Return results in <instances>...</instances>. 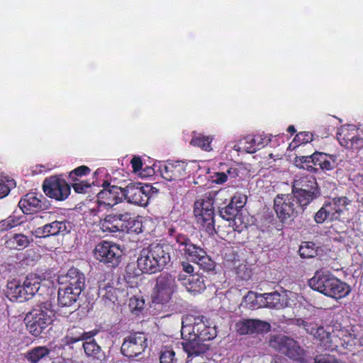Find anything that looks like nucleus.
Returning a JSON list of instances; mask_svg holds the SVG:
<instances>
[{"instance_id":"473e14b6","label":"nucleus","mask_w":363,"mask_h":363,"mask_svg":"<svg viewBox=\"0 0 363 363\" xmlns=\"http://www.w3.org/2000/svg\"><path fill=\"white\" fill-rule=\"evenodd\" d=\"M51 350L46 346H38L30 350L26 355L31 363H38L49 357Z\"/></svg>"},{"instance_id":"79ce46f5","label":"nucleus","mask_w":363,"mask_h":363,"mask_svg":"<svg viewBox=\"0 0 363 363\" xmlns=\"http://www.w3.org/2000/svg\"><path fill=\"white\" fill-rule=\"evenodd\" d=\"M313 135L310 132H301L298 133L294 138L293 142L289 145V147L295 148L301 144H306L313 141Z\"/></svg>"},{"instance_id":"2eb2a0df","label":"nucleus","mask_w":363,"mask_h":363,"mask_svg":"<svg viewBox=\"0 0 363 363\" xmlns=\"http://www.w3.org/2000/svg\"><path fill=\"white\" fill-rule=\"evenodd\" d=\"M152 186L141 183H130L123 190V199L128 203L145 206L147 204Z\"/></svg>"},{"instance_id":"4c0bfd02","label":"nucleus","mask_w":363,"mask_h":363,"mask_svg":"<svg viewBox=\"0 0 363 363\" xmlns=\"http://www.w3.org/2000/svg\"><path fill=\"white\" fill-rule=\"evenodd\" d=\"M6 245L9 248L23 249L29 244L28 238L23 234H15L6 241Z\"/></svg>"},{"instance_id":"6ab92c4d","label":"nucleus","mask_w":363,"mask_h":363,"mask_svg":"<svg viewBox=\"0 0 363 363\" xmlns=\"http://www.w3.org/2000/svg\"><path fill=\"white\" fill-rule=\"evenodd\" d=\"M187 165L184 161L162 162L157 166V172L167 181L182 180L187 174Z\"/></svg>"},{"instance_id":"c9c22d12","label":"nucleus","mask_w":363,"mask_h":363,"mask_svg":"<svg viewBox=\"0 0 363 363\" xmlns=\"http://www.w3.org/2000/svg\"><path fill=\"white\" fill-rule=\"evenodd\" d=\"M120 291L113 288L109 282H101L99 286V294L103 298L114 303L118 300V293Z\"/></svg>"},{"instance_id":"3c124183","label":"nucleus","mask_w":363,"mask_h":363,"mask_svg":"<svg viewBox=\"0 0 363 363\" xmlns=\"http://www.w3.org/2000/svg\"><path fill=\"white\" fill-rule=\"evenodd\" d=\"M74 190L79 194H84L90 187V184L86 181H81L73 184Z\"/></svg>"},{"instance_id":"9d476101","label":"nucleus","mask_w":363,"mask_h":363,"mask_svg":"<svg viewBox=\"0 0 363 363\" xmlns=\"http://www.w3.org/2000/svg\"><path fill=\"white\" fill-rule=\"evenodd\" d=\"M194 213L199 227L208 234H212L214 231L213 199L209 197L198 199L194 203Z\"/></svg>"},{"instance_id":"ea45409f","label":"nucleus","mask_w":363,"mask_h":363,"mask_svg":"<svg viewBox=\"0 0 363 363\" xmlns=\"http://www.w3.org/2000/svg\"><path fill=\"white\" fill-rule=\"evenodd\" d=\"M300 256L304 258H311L317 255V249L313 242H304L299 247Z\"/></svg>"},{"instance_id":"dca6fc26","label":"nucleus","mask_w":363,"mask_h":363,"mask_svg":"<svg viewBox=\"0 0 363 363\" xmlns=\"http://www.w3.org/2000/svg\"><path fill=\"white\" fill-rule=\"evenodd\" d=\"M43 189L48 197L56 201H65L70 194L71 189L67 182L58 177H50L44 180Z\"/></svg>"},{"instance_id":"39448f33","label":"nucleus","mask_w":363,"mask_h":363,"mask_svg":"<svg viewBox=\"0 0 363 363\" xmlns=\"http://www.w3.org/2000/svg\"><path fill=\"white\" fill-rule=\"evenodd\" d=\"M40 279L31 274L21 284L13 279L7 284V296L13 301L23 302L30 299L40 289Z\"/></svg>"},{"instance_id":"680f3d73","label":"nucleus","mask_w":363,"mask_h":363,"mask_svg":"<svg viewBox=\"0 0 363 363\" xmlns=\"http://www.w3.org/2000/svg\"><path fill=\"white\" fill-rule=\"evenodd\" d=\"M233 149L236 151H239L240 150V147L238 145H235L233 146Z\"/></svg>"},{"instance_id":"a19ab883","label":"nucleus","mask_w":363,"mask_h":363,"mask_svg":"<svg viewBox=\"0 0 363 363\" xmlns=\"http://www.w3.org/2000/svg\"><path fill=\"white\" fill-rule=\"evenodd\" d=\"M259 296H262V294H257L253 291H249L244 298V301L250 308H262L263 303Z\"/></svg>"},{"instance_id":"412c9836","label":"nucleus","mask_w":363,"mask_h":363,"mask_svg":"<svg viewBox=\"0 0 363 363\" xmlns=\"http://www.w3.org/2000/svg\"><path fill=\"white\" fill-rule=\"evenodd\" d=\"M294 296L295 294L291 291H284L282 294L274 291L262 294V296L259 298L262 301L263 307L279 309L291 306L289 301Z\"/></svg>"},{"instance_id":"4be33fe9","label":"nucleus","mask_w":363,"mask_h":363,"mask_svg":"<svg viewBox=\"0 0 363 363\" xmlns=\"http://www.w3.org/2000/svg\"><path fill=\"white\" fill-rule=\"evenodd\" d=\"M350 201L346 197L334 198L329 202L324 203L329 212V220H340L345 218L347 214V205Z\"/></svg>"},{"instance_id":"bf43d9fd","label":"nucleus","mask_w":363,"mask_h":363,"mask_svg":"<svg viewBox=\"0 0 363 363\" xmlns=\"http://www.w3.org/2000/svg\"><path fill=\"white\" fill-rule=\"evenodd\" d=\"M287 131H288L289 133H295V132H296V129H295V128H294V125H290V126H289V128H287Z\"/></svg>"},{"instance_id":"20e7f679","label":"nucleus","mask_w":363,"mask_h":363,"mask_svg":"<svg viewBox=\"0 0 363 363\" xmlns=\"http://www.w3.org/2000/svg\"><path fill=\"white\" fill-rule=\"evenodd\" d=\"M174 248L191 262L197 264L205 270H211L214 267L213 262L206 255L205 250L193 244L185 235L177 236Z\"/></svg>"},{"instance_id":"e2e57ef3","label":"nucleus","mask_w":363,"mask_h":363,"mask_svg":"<svg viewBox=\"0 0 363 363\" xmlns=\"http://www.w3.org/2000/svg\"><path fill=\"white\" fill-rule=\"evenodd\" d=\"M225 191L223 190H220L218 191H217L216 194H215V196H218L219 194H222Z\"/></svg>"},{"instance_id":"bb28decb","label":"nucleus","mask_w":363,"mask_h":363,"mask_svg":"<svg viewBox=\"0 0 363 363\" xmlns=\"http://www.w3.org/2000/svg\"><path fill=\"white\" fill-rule=\"evenodd\" d=\"M315 165H318L323 171H330L340 165L342 160L339 155H329L323 152H315L313 153Z\"/></svg>"},{"instance_id":"864d4df0","label":"nucleus","mask_w":363,"mask_h":363,"mask_svg":"<svg viewBox=\"0 0 363 363\" xmlns=\"http://www.w3.org/2000/svg\"><path fill=\"white\" fill-rule=\"evenodd\" d=\"M131 165L134 172H138L143 167V162L140 157L135 156L131 160Z\"/></svg>"},{"instance_id":"09e8293b","label":"nucleus","mask_w":363,"mask_h":363,"mask_svg":"<svg viewBox=\"0 0 363 363\" xmlns=\"http://www.w3.org/2000/svg\"><path fill=\"white\" fill-rule=\"evenodd\" d=\"M174 352L171 350H166L160 355V363H175Z\"/></svg>"},{"instance_id":"8fccbe9b","label":"nucleus","mask_w":363,"mask_h":363,"mask_svg":"<svg viewBox=\"0 0 363 363\" xmlns=\"http://www.w3.org/2000/svg\"><path fill=\"white\" fill-rule=\"evenodd\" d=\"M247 198L245 196L242 195H237L233 196L231 199L230 203L234 206V207H236L238 211L239 212L241 208L245 206L246 203Z\"/></svg>"},{"instance_id":"f03ea898","label":"nucleus","mask_w":363,"mask_h":363,"mask_svg":"<svg viewBox=\"0 0 363 363\" xmlns=\"http://www.w3.org/2000/svg\"><path fill=\"white\" fill-rule=\"evenodd\" d=\"M309 286L313 290L335 299L344 298L350 291L348 284L325 272H316L309 280Z\"/></svg>"},{"instance_id":"5fc2aeb1","label":"nucleus","mask_w":363,"mask_h":363,"mask_svg":"<svg viewBox=\"0 0 363 363\" xmlns=\"http://www.w3.org/2000/svg\"><path fill=\"white\" fill-rule=\"evenodd\" d=\"M228 179L227 174L225 172H217L213 177V181L216 184H222Z\"/></svg>"},{"instance_id":"aec40b11","label":"nucleus","mask_w":363,"mask_h":363,"mask_svg":"<svg viewBox=\"0 0 363 363\" xmlns=\"http://www.w3.org/2000/svg\"><path fill=\"white\" fill-rule=\"evenodd\" d=\"M104 189L97 195L99 206L112 207L123 200V190L117 186H110L107 182L102 184Z\"/></svg>"},{"instance_id":"0eeeda50","label":"nucleus","mask_w":363,"mask_h":363,"mask_svg":"<svg viewBox=\"0 0 363 363\" xmlns=\"http://www.w3.org/2000/svg\"><path fill=\"white\" fill-rule=\"evenodd\" d=\"M100 228L104 233H112L120 231H137L140 229L141 223L130 213L110 214L101 220L99 223Z\"/></svg>"},{"instance_id":"de8ad7c7","label":"nucleus","mask_w":363,"mask_h":363,"mask_svg":"<svg viewBox=\"0 0 363 363\" xmlns=\"http://www.w3.org/2000/svg\"><path fill=\"white\" fill-rule=\"evenodd\" d=\"M89 172H90V169L86 166L82 165V166H80V167L74 169V170H72L69 173V177L72 180H75L76 177H79V176L81 177L83 175H86Z\"/></svg>"},{"instance_id":"f704fd0d","label":"nucleus","mask_w":363,"mask_h":363,"mask_svg":"<svg viewBox=\"0 0 363 363\" xmlns=\"http://www.w3.org/2000/svg\"><path fill=\"white\" fill-rule=\"evenodd\" d=\"M213 140V136L194 133L192 136L190 144L194 147L201 148L203 151L210 152L213 150L211 145Z\"/></svg>"},{"instance_id":"13d9d810","label":"nucleus","mask_w":363,"mask_h":363,"mask_svg":"<svg viewBox=\"0 0 363 363\" xmlns=\"http://www.w3.org/2000/svg\"><path fill=\"white\" fill-rule=\"evenodd\" d=\"M104 169H98L95 172H94V177H96L98 176L99 174H104Z\"/></svg>"},{"instance_id":"6e6d98bb","label":"nucleus","mask_w":363,"mask_h":363,"mask_svg":"<svg viewBox=\"0 0 363 363\" xmlns=\"http://www.w3.org/2000/svg\"><path fill=\"white\" fill-rule=\"evenodd\" d=\"M183 270L189 274H191L194 272V267L191 264L187 262H182V264Z\"/></svg>"},{"instance_id":"6e6552de","label":"nucleus","mask_w":363,"mask_h":363,"mask_svg":"<svg viewBox=\"0 0 363 363\" xmlns=\"http://www.w3.org/2000/svg\"><path fill=\"white\" fill-rule=\"evenodd\" d=\"M94 335L95 333H84L72 329L68 331L62 342L66 345H71L79 340H84L83 348L86 356L91 357L92 360L101 362L105 355L100 346L92 338Z\"/></svg>"},{"instance_id":"5701e85b","label":"nucleus","mask_w":363,"mask_h":363,"mask_svg":"<svg viewBox=\"0 0 363 363\" xmlns=\"http://www.w3.org/2000/svg\"><path fill=\"white\" fill-rule=\"evenodd\" d=\"M297 324L299 326H303L306 332L317 339L320 342V345L325 348V342L328 340L331 334L330 331L326 330L322 325L310 319H299L297 320Z\"/></svg>"},{"instance_id":"603ef678","label":"nucleus","mask_w":363,"mask_h":363,"mask_svg":"<svg viewBox=\"0 0 363 363\" xmlns=\"http://www.w3.org/2000/svg\"><path fill=\"white\" fill-rule=\"evenodd\" d=\"M340 335H342L341 347L347 348L352 345L353 339L350 335L347 334V331L340 330Z\"/></svg>"},{"instance_id":"69168bd1","label":"nucleus","mask_w":363,"mask_h":363,"mask_svg":"<svg viewBox=\"0 0 363 363\" xmlns=\"http://www.w3.org/2000/svg\"><path fill=\"white\" fill-rule=\"evenodd\" d=\"M127 279H127V280H128L127 281H128V282H130V280H129V279H130V277H127Z\"/></svg>"},{"instance_id":"c85d7f7f","label":"nucleus","mask_w":363,"mask_h":363,"mask_svg":"<svg viewBox=\"0 0 363 363\" xmlns=\"http://www.w3.org/2000/svg\"><path fill=\"white\" fill-rule=\"evenodd\" d=\"M42 195L30 192L25 195L18 202V206L26 214H31L42 208Z\"/></svg>"},{"instance_id":"2f4dec72","label":"nucleus","mask_w":363,"mask_h":363,"mask_svg":"<svg viewBox=\"0 0 363 363\" xmlns=\"http://www.w3.org/2000/svg\"><path fill=\"white\" fill-rule=\"evenodd\" d=\"M139 289L134 286H130L127 289V295H133L129 299V308L133 313H137L141 311L144 308L145 301L138 294Z\"/></svg>"},{"instance_id":"c756f323","label":"nucleus","mask_w":363,"mask_h":363,"mask_svg":"<svg viewBox=\"0 0 363 363\" xmlns=\"http://www.w3.org/2000/svg\"><path fill=\"white\" fill-rule=\"evenodd\" d=\"M81 292L74 290L72 286L60 287L58 289V303L61 307H71L79 298Z\"/></svg>"},{"instance_id":"1a4fd4ad","label":"nucleus","mask_w":363,"mask_h":363,"mask_svg":"<svg viewBox=\"0 0 363 363\" xmlns=\"http://www.w3.org/2000/svg\"><path fill=\"white\" fill-rule=\"evenodd\" d=\"M269 345L289 358L298 361L308 362L306 352L294 339L284 335H276L271 337Z\"/></svg>"},{"instance_id":"7c9ffc66","label":"nucleus","mask_w":363,"mask_h":363,"mask_svg":"<svg viewBox=\"0 0 363 363\" xmlns=\"http://www.w3.org/2000/svg\"><path fill=\"white\" fill-rule=\"evenodd\" d=\"M294 191H303L305 192L314 191L319 194L315 178L312 175L300 177L294 180L293 186Z\"/></svg>"},{"instance_id":"72a5a7b5","label":"nucleus","mask_w":363,"mask_h":363,"mask_svg":"<svg viewBox=\"0 0 363 363\" xmlns=\"http://www.w3.org/2000/svg\"><path fill=\"white\" fill-rule=\"evenodd\" d=\"M246 145L244 148L248 153H253L257 150L264 147L270 141L267 137L262 136L251 137L247 136L245 138Z\"/></svg>"},{"instance_id":"7ed1b4c3","label":"nucleus","mask_w":363,"mask_h":363,"mask_svg":"<svg viewBox=\"0 0 363 363\" xmlns=\"http://www.w3.org/2000/svg\"><path fill=\"white\" fill-rule=\"evenodd\" d=\"M55 311L50 301L35 305L24 318L26 328L35 337L40 336L53 321Z\"/></svg>"},{"instance_id":"e433bc0d","label":"nucleus","mask_w":363,"mask_h":363,"mask_svg":"<svg viewBox=\"0 0 363 363\" xmlns=\"http://www.w3.org/2000/svg\"><path fill=\"white\" fill-rule=\"evenodd\" d=\"M294 196L296 202L299 206V211L303 210V208L308 205L314 199L318 196L319 194L314 193V191L305 192L303 191H294L291 194Z\"/></svg>"},{"instance_id":"cd10ccee","label":"nucleus","mask_w":363,"mask_h":363,"mask_svg":"<svg viewBox=\"0 0 363 363\" xmlns=\"http://www.w3.org/2000/svg\"><path fill=\"white\" fill-rule=\"evenodd\" d=\"M178 280L189 292L194 295L201 293L206 289L204 278L199 274H191L187 277L180 274Z\"/></svg>"},{"instance_id":"9b49d317","label":"nucleus","mask_w":363,"mask_h":363,"mask_svg":"<svg viewBox=\"0 0 363 363\" xmlns=\"http://www.w3.org/2000/svg\"><path fill=\"white\" fill-rule=\"evenodd\" d=\"M177 280L174 276L162 274L157 279L152 294L155 303L166 305L172 299V295L177 290Z\"/></svg>"},{"instance_id":"a18cd8bd","label":"nucleus","mask_w":363,"mask_h":363,"mask_svg":"<svg viewBox=\"0 0 363 363\" xmlns=\"http://www.w3.org/2000/svg\"><path fill=\"white\" fill-rule=\"evenodd\" d=\"M238 211L236 207H234L230 203L220 210V216L226 220H233L237 218Z\"/></svg>"},{"instance_id":"a878e982","label":"nucleus","mask_w":363,"mask_h":363,"mask_svg":"<svg viewBox=\"0 0 363 363\" xmlns=\"http://www.w3.org/2000/svg\"><path fill=\"white\" fill-rule=\"evenodd\" d=\"M269 328L268 323L259 320H245L236 324L237 331L240 335L267 332Z\"/></svg>"},{"instance_id":"f257e3e1","label":"nucleus","mask_w":363,"mask_h":363,"mask_svg":"<svg viewBox=\"0 0 363 363\" xmlns=\"http://www.w3.org/2000/svg\"><path fill=\"white\" fill-rule=\"evenodd\" d=\"M170 247L163 244H152L143 248L137 263L143 273L154 274L161 271L170 262Z\"/></svg>"},{"instance_id":"ddd939ff","label":"nucleus","mask_w":363,"mask_h":363,"mask_svg":"<svg viewBox=\"0 0 363 363\" xmlns=\"http://www.w3.org/2000/svg\"><path fill=\"white\" fill-rule=\"evenodd\" d=\"M122 254L123 251L119 245L108 241L99 242L94 249L95 258L113 267L119 264Z\"/></svg>"},{"instance_id":"b1692460","label":"nucleus","mask_w":363,"mask_h":363,"mask_svg":"<svg viewBox=\"0 0 363 363\" xmlns=\"http://www.w3.org/2000/svg\"><path fill=\"white\" fill-rule=\"evenodd\" d=\"M182 346L188 358L205 353L208 350V345L206 341H203L199 338L195 337V335L182 336Z\"/></svg>"},{"instance_id":"c03bdc74","label":"nucleus","mask_w":363,"mask_h":363,"mask_svg":"<svg viewBox=\"0 0 363 363\" xmlns=\"http://www.w3.org/2000/svg\"><path fill=\"white\" fill-rule=\"evenodd\" d=\"M342 335H340V331L337 333H331L328 340L325 342V349L329 350H337L339 347H341Z\"/></svg>"},{"instance_id":"0e129e2a","label":"nucleus","mask_w":363,"mask_h":363,"mask_svg":"<svg viewBox=\"0 0 363 363\" xmlns=\"http://www.w3.org/2000/svg\"><path fill=\"white\" fill-rule=\"evenodd\" d=\"M73 311H74L73 310H69V313H73Z\"/></svg>"},{"instance_id":"49530a36","label":"nucleus","mask_w":363,"mask_h":363,"mask_svg":"<svg viewBox=\"0 0 363 363\" xmlns=\"http://www.w3.org/2000/svg\"><path fill=\"white\" fill-rule=\"evenodd\" d=\"M328 211H327L325 205L318 210L315 214L314 220L317 223H323L325 220H329Z\"/></svg>"},{"instance_id":"f8f14e48","label":"nucleus","mask_w":363,"mask_h":363,"mask_svg":"<svg viewBox=\"0 0 363 363\" xmlns=\"http://www.w3.org/2000/svg\"><path fill=\"white\" fill-rule=\"evenodd\" d=\"M274 209L281 222L293 220L299 212V206L294 195L279 194L274 200Z\"/></svg>"},{"instance_id":"4d7b16f0","label":"nucleus","mask_w":363,"mask_h":363,"mask_svg":"<svg viewBox=\"0 0 363 363\" xmlns=\"http://www.w3.org/2000/svg\"><path fill=\"white\" fill-rule=\"evenodd\" d=\"M13 225L10 224V220H4L3 223H0V228L1 230H6L9 228H11Z\"/></svg>"},{"instance_id":"a211bd4d","label":"nucleus","mask_w":363,"mask_h":363,"mask_svg":"<svg viewBox=\"0 0 363 363\" xmlns=\"http://www.w3.org/2000/svg\"><path fill=\"white\" fill-rule=\"evenodd\" d=\"M147 347V337L143 333H134L126 337L121 345L122 354L128 357H140Z\"/></svg>"},{"instance_id":"423d86ee","label":"nucleus","mask_w":363,"mask_h":363,"mask_svg":"<svg viewBox=\"0 0 363 363\" xmlns=\"http://www.w3.org/2000/svg\"><path fill=\"white\" fill-rule=\"evenodd\" d=\"M182 336L195 335L203 341H208L216 336L214 327L208 325L203 316L186 315L182 321Z\"/></svg>"},{"instance_id":"052dcab7","label":"nucleus","mask_w":363,"mask_h":363,"mask_svg":"<svg viewBox=\"0 0 363 363\" xmlns=\"http://www.w3.org/2000/svg\"><path fill=\"white\" fill-rule=\"evenodd\" d=\"M235 172V169H233L230 168V169H228L227 173H228V174L231 175Z\"/></svg>"},{"instance_id":"37998d69","label":"nucleus","mask_w":363,"mask_h":363,"mask_svg":"<svg viewBox=\"0 0 363 363\" xmlns=\"http://www.w3.org/2000/svg\"><path fill=\"white\" fill-rule=\"evenodd\" d=\"M16 186V182L7 177H0V199L4 198Z\"/></svg>"},{"instance_id":"393cba45","label":"nucleus","mask_w":363,"mask_h":363,"mask_svg":"<svg viewBox=\"0 0 363 363\" xmlns=\"http://www.w3.org/2000/svg\"><path fill=\"white\" fill-rule=\"evenodd\" d=\"M59 282L82 293L85 286V276L78 269L71 268L65 275L59 277Z\"/></svg>"},{"instance_id":"58836bf2","label":"nucleus","mask_w":363,"mask_h":363,"mask_svg":"<svg viewBox=\"0 0 363 363\" xmlns=\"http://www.w3.org/2000/svg\"><path fill=\"white\" fill-rule=\"evenodd\" d=\"M314 160L313 154H312L309 156L296 157L294 160V163L299 168L313 172L315 170V168L313 167V165H315Z\"/></svg>"},{"instance_id":"f3484780","label":"nucleus","mask_w":363,"mask_h":363,"mask_svg":"<svg viewBox=\"0 0 363 363\" xmlns=\"http://www.w3.org/2000/svg\"><path fill=\"white\" fill-rule=\"evenodd\" d=\"M40 218L48 223L35 230V233L39 237L55 236L64 234L68 231L67 223L65 220H56V214L55 213L44 212L40 216Z\"/></svg>"},{"instance_id":"4468645a","label":"nucleus","mask_w":363,"mask_h":363,"mask_svg":"<svg viewBox=\"0 0 363 363\" xmlns=\"http://www.w3.org/2000/svg\"><path fill=\"white\" fill-rule=\"evenodd\" d=\"M340 144L347 149H359L363 147V127L349 124L342 125L338 130Z\"/></svg>"}]
</instances>
